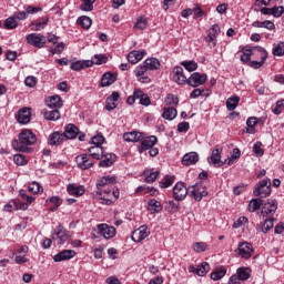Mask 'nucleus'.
I'll return each instance as SVG.
<instances>
[{
  "label": "nucleus",
  "instance_id": "nucleus-1",
  "mask_svg": "<svg viewBox=\"0 0 284 284\" xmlns=\"http://www.w3.org/2000/svg\"><path fill=\"white\" fill-rule=\"evenodd\" d=\"M37 143V135L32 131L24 129L19 134V140H13L11 145L13 150L18 152H28V145H34Z\"/></svg>",
  "mask_w": 284,
  "mask_h": 284
},
{
  "label": "nucleus",
  "instance_id": "nucleus-2",
  "mask_svg": "<svg viewBox=\"0 0 284 284\" xmlns=\"http://www.w3.org/2000/svg\"><path fill=\"white\" fill-rule=\"evenodd\" d=\"M189 195L191 199H194V201H203V199L207 196V189L203 186V181L196 182L195 184L189 186Z\"/></svg>",
  "mask_w": 284,
  "mask_h": 284
},
{
  "label": "nucleus",
  "instance_id": "nucleus-3",
  "mask_svg": "<svg viewBox=\"0 0 284 284\" xmlns=\"http://www.w3.org/2000/svg\"><path fill=\"white\" fill-rule=\"evenodd\" d=\"M254 196H261V199H266L272 194V181L266 178L258 182L257 186L253 191Z\"/></svg>",
  "mask_w": 284,
  "mask_h": 284
},
{
  "label": "nucleus",
  "instance_id": "nucleus-4",
  "mask_svg": "<svg viewBox=\"0 0 284 284\" xmlns=\"http://www.w3.org/2000/svg\"><path fill=\"white\" fill-rule=\"evenodd\" d=\"M206 81L207 74L194 72L187 78L186 85H190V88H200V85H205Z\"/></svg>",
  "mask_w": 284,
  "mask_h": 284
},
{
  "label": "nucleus",
  "instance_id": "nucleus-5",
  "mask_svg": "<svg viewBox=\"0 0 284 284\" xmlns=\"http://www.w3.org/2000/svg\"><path fill=\"white\" fill-rule=\"evenodd\" d=\"M52 240L55 241L58 245H63V243H68L70 240V232L65 230V227L59 225L52 234Z\"/></svg>",
  "mask_w": 284,
  "mask_h": 284
},
{
  "label": "nucleus",
  "instance_id": "nucleus-6",
  "mask_svg": "<svg viewBox=\"0 0 284 284\" xmlns=\"http://www.w3.org/2000/svg\"><path fill=\"white\" fill-rule=\"evenodd\" d=\"M187 194H190V187L185 186V183L178 182L173 187V197L175 201H185Z\"/></svg>",
  "mask_w": 284,
  "mask_h": 284
},
{
  "label": "nucleus",
  "instance_id": "nucleus-7",
  "mask_svg": "<svg viewBox=\"0 0 284 284\" xmlns=\"http://www.w3.org/2000/svg\"><path fill=\"white\" fill-rule=\"evenodd\" d=\"M114 183H116V178L115 176H110V175H105L103 176L101 180H99L97 182V196L99 199H101V196L104 194L105 190H103V187H105L106 185H114Z\"/></svg>",
  "mask_w": 284,
  "mask_h": 284
},
{
  "label": "nucleus",
  "instance_id": "nucleus-8",
  "mask_svg": "<svg viewBox=\"0 0 284 284\" xmlns=\"http://www.w3.org/2000/svg\"><path fill=\"white\" fill-rule=\"evenodd\" d=\"M253 50L255 54H260L261 61H251V68L258 70V68H263V65H265V61H267V50H265L263 47H253Z\"/></svg>",
  "mask_w": 284,
  "mask_h": 284
},
{
  "label": "nucleus",
  "instance_id": "nucleus-9",
  "mask_svg": "<svg viewBox=\"0 0 284 284\" xmlns=\"http://www.w3.org/2000/svg\"><path fill=\"white\" fill-rule=\"evenodd\" d=\"M276 210H278L276 200H268L267 203H264L260 217L262 216V219H265V216H274V214H276Z\"/></svg>",
  "mask_w": 284,
  "mask_h": 284
},
{
  "label": "nucleus",
  "instance_id": "nucleus-10",
  "mask_svg": "<svg viewBox=\"0 0 284 284\" xmlns=\"http://www.w3.org/2000/svg\"><path fill=\"white\" fill-rule=\"evenodd\" d=\"M27 43H29V45H33L34 48H43V45L47 43V39L44 36L39 33H30L27 36Z\"/></svg>",
  "mask_w": 284,
  "mask_h": 284
},
{
  "label": "nucleus",
  "instance_id": "nucleus-11",
  "mask_svg": "<svg viewBox=\"0 0 284 284\" xmlns=\"http://www.w3.org/2000/svg\"><path fill=\"white\" fill-rule=\"evenodd\" d=\"M219 34H221V27L219 24H213L209 29V33L204 38V40L206 41V43H212L213 48H216V41H217L216 39Z\"/></svg>",
  "mask_w": 284,
  "mask_h": 284
},
{
  "label": "nucleus",
  "instance_id": "nucleus-12",
  "mask_svg": "<svg viewBox=\"0 0 284 284\" xmlns=\"http://www.w3.org/2000/svg\"><path fill=\"white\" fill-rule=\"evenodd\" d=\"M149 236L150 232L148 231V226L143 225L132 233L131 239L134 243H141V241H145Z\"/></svg>",
  "mask_w": 284,
  "mask_h": 284
},
{
  "label": "nucleus",
  "instance_id": "nucleus-13",
  "mask_svg": "<svg viewBox=\"0 0 284 284\" xmlns=\"http://www.w3.org/2000/svg\"><path fill=\"white\" fill-rule=\"evenodd\" d=\"M103 192L105 195L100 196L102 205H112L113 201H116L120 195L119 190H115L113 192L111 190H104Z\"/></svg>",
  "mask_w": 284,
  "mask_h": 284
},
{
  "label": "nucleus",
  "instance_id": "nucleus-14",
  "mask_svg": "<svg viewBox=\"0 0 284 284\" xmlns=\"http://www.w3.org/2000/svg\"><path fill=\"white\" fill-rule=\"evenodd\" d=\"M156 143H159V139H156L155 135L143 139L141 145L139 146L140 154H143V152H146V150H151V148H154Z\"/></svg>",
  "mask_w": 284,
  "mask_h": 284
},
{
  "label": "nucleus",
  "instance_id": "nucleus-15",
  "mask_svg": "<svg viewBox=\"0 0 284 284\" xmlns=\"http://www.w3.org/2000/svg\"><path fill=\"white\" fill-rule=\"evenodd\" d=\"M173 81L179 83V85L187 84V77H185V73L183 72V67L173 68Z\"/></svg>",
  "mask_w": 284,
  "mask_h": 284
},
{
  "label": "nucleus",
  "instance_id": "nucleus-16",
  "mask_svg": "<svg viewBox=\"0 0 284 284\" xmlns=\"http://www.w3.org/2000/svg\"><path fill=\"white\" fill-rule=\"evenodd\" d=\"M98 231L101 236L104 239H113L116 235V229L114 226H110L108 224H99Z\"/></svg>",
  "mask_w": 284,
  "mask_h": 284
},
{
  "label": "nucleus",
  "instance_id": "nucleus-17",
  "mask_svg": "<svg viewBox=\"0 0 284 284\" xmlns=\"http://www.w3.org/2000/svg\"><path fill=\"white\" fill-rule=\"evenodd\" d=\"M75 161L78 163V168L80 170H90L92 165H94V161L90 160L88 154H81L75 158Z\"/></svg>",
  "mask_w": 284,
  "mask_h": 284
},
{
  "label": "nucleus",
  "instance_id": "nucleus-18",
  "mask_svg": "<svg viewBox=\"0 0 284 284\" xmlns=\"http://www.w3.org/2000/svg\"><path fill=\"white\" fill-rule=\"evenodd\" d=\"M77 256V252L74 250H63L53 256V261L55 263H61V261H70V258H74Z\"/></svg>",
  "mask_w": 284,
  "mask_h": 284
},
{
  "label": "nucleus",
  "instance_id": "nucleus-19",
  "mask_svg": "<svg viewBox=\"0 0 284 284\" xmlns=\"http://www.w3.org/2000/svg\"><path fill=\"white\" fill-rule=\"evenodd\" d=\"M239 254L242 258H251L252 254H254V248H252V244L247 242H243L239 245Z\"/></svg>",
  "mask_w": 284,
  "mask_h": 284
},
{
  "label": "nucleus",
  "instance_id": "nucleus-20",
  "mask_svg": "<svg viewBox=\"0 0 284 284\" xmlns=\"http://www.w3.org/2000/svg\"><path fill=\"white\" fill-rule=\"evenodd\" d=\"M189 272H191L192 274H196L197 276H205V274L210 272V264L207 262H203L197 267L191 265L189 266Z\"/></svg>",
  "mask_w": 284,
  "mask_h": 284
},
{
  "label": "nucleus",
  "instance_id": "nucleus-21",
  "mask_svg": "<svg viewBox=\"0 0 284 284\" xmlns=\"http://www.w3.org/2000/svg\"><path fill=\"white\" fill-rule=\"evenodd\" d=\"M31 115L32 113L30 111V108H22L17 114V121L18 123L26 125L27 123H30Z\"/></svg>",
  "mask_w": 284,
  "mask_h": 284
},
{
  "label": "nucleus",
  "instance_id": "nucleus-22",
  "mask_svg": "<svg viewBox=\"0 0 284 284\" xmlns=\"http://www.w3.org/2000/svg\"><path fill=\"white\" fill-rule=\"evenodd\" d=\"M123 139L126 141V143H139V141H143L144 135L139 131H131L124 133Z\"/></svg>",
  "mask_w": 284,
  "mask_h": 284
},
{
  "label": "nucleus",
  "instance_id": "nucleus-23",
  "mask_svg": "<svg viewBox=\"0 0 284 284\" xmlns=\"http://www.w3.org/2000/svg\"><path fill=\"white\" fill-rule=\"evenodd\" d=\"M65 141V136L63 135V132L55 131L49 135L48 143L49 145H55L59 146L61 143Z\"/></svg>",
  "mask_w": 284,
  "mask_h": 284
},
{
  "label": "nucleus",
  "instance_id": "nucleus-24",
  "mask_svg": "<svg viewBox=\"0 0 284 284\" xmlns=\"http://www.w3.org/2000/svg\"><path fill=\"white\" fill-rule=\"evenodd\" d=\"M104 160H101L99 162V168H112V165H114V162L116 161V154L113 153H103V158Z\"/></svg>",
  "mask_w": 284,
  "mask_h": 284
},
{
  "label": "nucleus",
  "instance_id": "nucleus-25",
  "mask_svg": "<svg viewBox=\"0 0 284 284\" xmlns=\"http://www.w3.org/2000/svg\"><path fill=\"white\" fill-rule=\"evenodd\" d=\"M92 65H94V62H92V60H79L72 62L70 68L71 70L79 72L80 70H84V68H92Z\"/></svg>",
  "mask_w": 284,
  "mask_h": 284
},
{
  "label": "nucleus",
  "instance_id": "nucleus-26",
  "mask_svg": "<svg viewBox=\"0 0 284 284\" xmlns=\"http://www.w3.org/2000/svg\"><path fill=\"white\" fill-rule=\"evenodd\" d=\"M62 134L64 139L68 140L77 139V136H79V128H77L74 124H68Z\"/></svg>",
  "mask_w": 284,
  "mask_h": 284
},
{
  "label": "nucleus",
  "instance_id": "nucleus-27",
  "mask_svg": "<svg viewBox=\"0 0 284 284\" xmlns=\"http://www.w3.org/2000/svg\"><path fill=\"white\" fill-rule=\"evenodd\" d=\"M67 192L71 196H83L85 194V186L84 185L77 186L74 184H68Z\"/></svg>",
  "mask_w": 284,
  "mask_h": 284
},
{
  "label": "nucleus",
  "instance_id": "nucleus-28",
  "mask_svg": "<svg viewBox=\"0 0 284 284\" xmlns=\"http://www.w3.org/2000/svg\"><path fill=\"white\" fill-rule=\"evenodd\" d=\"M199 163V153L190 152L186 153L182 159V165H196Z\"/></svg>",
  "mask_w": 284,
  "mask_h": 284
},
{
  "label": "nucleus",
  "instance_id": "nucleus-29",
  "mask_svg": "<svg viewBox=\"0 0 284 284\" xmlns=\"http://www.w3.org/2000/svg\"><path fill=\"white\" fill-rule=\"evenodd\" d=\"M47 105L50 110H59L63 108V100H61L59 95H52L49 101H47Z\"/></svg>",
  "mask_w": 284,
  "mask_h": 284
},
{
  "label": "nucleus",
  "instance_id": "nucleus-30",
  "mask_svg": "<svg viewBox=\"0 0 284 284\" xmlns=\"http://www.w3.org/2000/svg\"><path fill=\"white\" fill-rule=\"evenodd\" d=\"M88 152L90 154V156H92V159H95V161H101V159H103V154L105 152V150H103V146H91L88 149Z\"/></svg>",
  "mask_w": 284,
  "mask_h": 284
},
{
  "label": "nucleus",
  "instance_id": "nucleus-31",
  "mask_svg": "<svg viewBox=\"0 0 284 284\" xmlns=\"http://www.w3.org/2000/svg\"><path fill=\"white\" fill-rule=\"evenodd\" d=\"M145 57V51H131L128 54V61L129 63H132L133 65L139 63L143 58Z\"/></svg>",
  "mask_w": 284,
  "mask_h": 284
},
{
  "label": "nucleus",
  "instance_id": "nucleus-32",
  "mask_svg": "<svg viewBox=\"0 0 284 284\" xmlns=\"http://www.w3.org/2000/svg\"><path fill=\"white\" fill-rule=\"evenodd\" d=\"M115 82H116V75L111 72H106L102 75L101 87L109 88V85H112V83H115Z\"/></svg>",
  "mask_w": 284,
  "mask_h": 284
},
{
  "label": "nucleus",
  "instance_id": "nucleus-33",
  "mask_svg": "<svg viewBox=\"0 0 284 284\" xmlns=\"http://www.w3.org/2000/svg\"><path fill=\"white\" fill-rule=\"evenodd\" d=\"M42 114L47 121H59L61 119V112L58 109H52L51 111H42Z\"/></svg>",
  "mask_w": 284,
  "mask_h": 284
},
{
  "label": "nucleus",
  "instance_id": "nucleus-34",
  "mask_svg": "<svg viewBox=\"0 0 284 284\" xmlns=\"http://www.w3.org/2000/svg\"><path fill=\"white\" fill-rule=\"evenodd\" d=\"M209 163L221 168V151L219 149L212 151L211 156L209 158Z\"/></svg>",
  "mask_w": 284,
  "mask_h": 284
},
{
  "label": "nucleus",
  "instance_id": "nucleus-35",
  "mask_svg": "<svg viewBox=\"0 0 284 284\" xmlns=\"http://www.w3.org/2000/svg\"><path fill=\"white\" fill-rule=\"evenodd\" d=\"M176 114H179V112L176 111V108L174 106L164 108L162 118L166 119V121H174V119H176Z\"/></svg>",
  "mask_w": 284,
  "mask_h": 284
},
{
  "label": "nucleus",
  "instance_id": "nucleus-36",
  "mask_svg": "<svg viewBox=\"0 0 284 284\" xmlns=\"http://www.w3.org/2000/svg\"><path fill=\"white\" fill-rule=\"evenodd\" d=\"M253 28H265L266 30H276V24L270 20L265 21H254L252 23Z\"/></svg>",
  "mask_w": 284,
  "mask_h": 284
},
{
  "label": "nucleus",
  "instance_id": "nucleus-37",
  "mask_svg": "<svg viewBox=\"0 0 284 284\" xmlns=\"http://www.w3.org/2000/svg\"><path fill=\"white\" fill-rule=\"evenodd\" d=\"M77 23L84 30H90V28H92V19L88 16H81L78 18Z\"/></svg>",
  "mask_w": 284,
  "mask_h": 284
},
{
  "label": "nucleus",
  "instance_id": "nucleus-38",
  "mask_svg": "<svg viewBox=\"0 0 284 284\" xmlns=\"http://www.w3.org/2000/svg\"><path fill=\"white\" fill-rule=\"evenodd\" d=\"M148 205L151 214H159L163 210V205L154 199L150 200Z\"/></svg>",
  "mask_w": 284,
  "mask_h": 284
},
{
  "label": "nucleus",
  "instance_id": "nucleus-39",
  "mask_svg": "<svg viewBox=\"0 0 284 284\" xmlns=\"http://www.w3.org/2000/svg\"><path fill=\"white\" fill-rule=\"evenodd\" d=\"M148 70H159L161 68V62L156 58H150L144 61Z\"/></svg>",
  "mask_w": 284,
  "mask_h": 284
},
{
  "label": "nucleus",
  "instance_id": "nucleus-40",
  "mask_svg": "<svg viewBox=\"0 0 284 284\" xmlns=\"http://www.w3.org/2000/svg\"><path fill=\"white\" fill-rule=\"evenodd\" d=\"M236 274L240 281H247L252 274V270H250L248 267H239L236 270Z\"/></svg>",
  "mask_w": 284,
  "mask_h": 284
},
{
  "label": "nucleus",
  "instance_id": "nucleus-41",
  "mask_svg": "<svg viewBox=\"0 0 284 284\" xmlns=\"http://www.w3.org/2000/svg\"><path fill=\"white\" fill-rule=\"evenodd\" d=\"M241 98L239 95H233L226 100V108L232 112V110H236L239 108V102Z\"/></svg>",
  "mask_w": 284,
  "mask_h": 284
},
{
  "label": "nucleus",
  "instance_id": "nucleus-42",
  "mask_svg": "<svg viewBox=\"0 0 284 284\" xmlns=\"http://www.w3.org/2000/svg\"><path fill=\"white\" fill-rule=\"evenodd\" d=\"M252 54H256L254 53V47H245L243 49V54L241 55V61H243V63L250 62V60L252 59Z\"/></svg>",
  "mask_w": 284,
  "mask_h": 284
},
{
  "label": "nucleus",
  "instance_id": "nucleus-43",
  "mask_svg": "<svg viewBox=\"0 0 284 284\" xmlns=\"http://www.w3.org/2000/svg\"><path fill=\"white\" fill-rule=\"evenodd\" d=\"M143 174L145 176V179H144L145 183H154V181H156V179H159V175L161 174V172L144 171Z\"/></svg>",
  "mask_w": 284,
  "mask_h": 284
},
{
  "label": "nucleus",
  "instance_id": "nucleus-44",
  "mask_svg": "<svg viewBox=\"0 0 284 284\" xmlns=\"http://www.w3.org/2000/svg\"><path fill=\"white\" fill-rule=\"evenodd\" d=\"M83 3L80 6L82 12H92L94 10V3L97 0H81Z\"/></svg>",
  "mask_w": 284,
  "mask_h": 284
},
{
  "label": "nucleus",
  "instance_id": "nucleus-45",
  "mask_svg": "<svg viewBox=\"0 0 284 284\" xmlns=\"http://www.w3.org/2000/svg\"><path fill=\"white\" fill-rule=\"evenodd\" d=\"M227 274V271L223 267L216 268L214 272L211 273L212 281H221L223 276Z\"/></svg>",
  "mask_w": 284,
  "mask_h": 284
},
{
  "label": "nucleus",
  "instance_id": "nucleus-46",
  "mask_svg": "<svg viewBox=\"0 0 284 284\" xmlns=\"http://www.w3.org/2000/svg\"><path fill=\"white\" fill-rule=\"evenodd\" d=\"M174 181H176V176L165 175L164 181L160 182V187H162V190H165L170 187L174 183Z\"/></svg>",
  "mask_w": 284,
  "mask_h": 284
},
{
  "label": "nucleus",
  "instance_id": "nucleus-47",
  "mask_svg": "<svg viewBox=\"0 0 284 284\" xmlns=\"http://www.w3.org/2000/svg\"><path fill=\"white\" fill-rule=\"evenodd\" d=\"M181 65L187 70V72H194L195 70H199V63L196 61H182Z\"/></svg>",
  "mask_w": 284,
  "mask_h": 284
},
{
  "label": "nucleus",
  "instance_id": "nucleus-48",
  "mask_svg": "<svg viewBox=\"0 0 284 284\" xmlns=\"http://www.w3.org/2000/svg\"><path fill=\"white\" fill-rule=\"evenodd\" d=\"M273 57H284V42H278L277 44H274Z\"/></svg>",
  "mask_w": 284,
  "mask_h": 284
},
{
  "label": "nucleus",
  "instance_id": "nucleus-49",
  "mask_svg": "<svg viewBox=\"0 0 284 284\" xmlns=\"http://www.w3.org/2000/svg\"><path fill=\"white\" fill-rule=\"evenodd\" d=\"M274 227V219H266L261 226L263 234H267Z\"/></svg>",
  "mask_w": 284,
  "mask_h": 284
},
{
  "label": "nucleus",
  "instance_id": "nucleus-50",
  "mask_svg": "<svg viewBox=\"0 0 284 284\" xmlns=\"http://www.w3.org/2000/svg\"><path fill=\"white\" fill-rule=\"evenodd\" d=\"M261 205H263V200L253 199L248 204V211L256 212V210H261Z\"/></svg>",
  "mask_w": 284,
  "mask_h": 284
},
{
  "label": "nucleus",
  "instance_id": "nucleus-51",
  "mask_svg": "<svg viewBox=\"0 0 284 284\" xmlns=\"http://www.w3.org/2000/svg\"><path fill=\"white\" fill-rule=\"evenodd\" d=\"M145 28H148V18L141 17L134 23V29L135 30H145Z\"/></svg>",
  "mask_w": 284,
  "mask_h": 284
},
{
  "label": "nucleus",
  "instance_id": "nucleus-52",
  "mask_svg": "<svg viewBox=\"0 0 284 284\" xmlns=\"http://www.w3.org/2000/svg\"><path fill=\"white\" fill-rule=\"evenodd\" d=\"M193 250L197 254H201V252H207V243H205V242H195V243H193Z\"/></svg>",
  "mask_w": 284,
  "mask_h": 284
},
{
  "label": "nucleus",
  "instance_id": "nucleus-53",
  "mask_svg": "<svg viewBox=\"0 0 284 284\" xmlns=\"http://www.w3.org/2000/svg\"><path fill=\"white\" fill-rule=\"evenodd\" d=\"M18 23H17V19L12 16L9 17L4 20V28L7 30H14V28H17Z\"/></svg>",
  "mask_w": 284,
  "mask_h": 284
},
{
  "label": "nucleus",
  "instance_id": "nucleus-54",
  "mask_svg": "<svg viewBox=\"0 0 284 284\" xmlns=\"http://www.w3.org/2000/svg\"><path fill=\"white\" fill-rule=\"evenodd\" d=\"M91 61L95 65H103V63H108V57L104 54H94Z\"/></svg>",
  "mask_w": 284,
  "mask_h": 284
},
{
  "label": "nucleus",
  "instance_id": "nucleus-55",
  "mask_svg": "<svg viewBox=\"0 0 284 284\" xmlns=\"http://www.w3.org/2000/svg\"><path fill=\"white\" fill-rule=\"evenodd\" d=\"M28 191L31 192V194H39V192H43V187H41V184L39 182H32L28 186Z\"/></svg>",
  "mask_w": 284,
  "mask_h": 284
},
{
  "label": "nucleus",
  "instance_id": "nucleus-56",
  "mask_svg": "<svg viewBox=\"0 0 284 284\" xmlns=\"http://www.w3.org/2000/svg\"><path fill=\"white\" fill-rule=\"evenodd\" d=\"M164 103L166 105H179V98L178 97H174V94H168L165 100H164Z\"/></svg>",
  "mask_w": 284,
  "mask_h": 284
},
{
  "label": "nucleus",
  "instance_id": "nucleus-57",
  "mask_svg": "<svg viewBox=\"0 0 284 284\" xmlns=\"http://www.w3.org/2000/svg\"><path fill=\"white\" fill-rule=\"evenodd\" d=\"M13 161L16 163V165H27L28 160H26V155L23 154H16L13 156Z\"/></svg>",
  "mask_w": 284,
  "mask_h": 284
},
{
  "label": "nucleus",
  "instance_id": "nucleus-58",
  "mask_svg": "<svg viewBox=\"0 0 284 284\" xmlns=\"http://www.w3.org/2000/svg\"><path fill=\"white\" fill-rule=\"evenodd\" d=\"M104 141H105V138L103 135H101V134H98V135L92 138L93 145H95L98 148L99 146L101 148L103 145Z\"/></svg>",
  "mask_w": 284,
  "mask_h": 284
},
{
  "label": "nucleus",
  "instance_id": "nucleus-59",
  "mask_svg": "<svg viewBox=\"0 0 284 284\" xmlns=\"http://www.w3.org/2000/svg\"><path fill=\"white\" fill-rule=\"evenodd\" d=\"M284 14V7H273L272 16L275 17V19H278L280 17H283Z\"/></svg>",
  "mask_w": 284,
  "mask_h": 284
},
{
  "label": "nucleus",
  "instance_id": "nucleus-60",
  "mask_svg": "<svg viewBox=\"0 0 284 284\" xmlns=\"http://www.w3.org/2000/svg\"><path fill=\"white\" fill-rule=\"evenodd\" d=\"M148 70H149L148 67L143 62L141 65L136 67V69L134 70V73L136 77H143V74H145Z\"/></svg>",
  "mask_w": 284,
  "mask_h": 284
},
{
  "label": "nucleus",
  "instance_id": "nucleus-61",
  "mask_svg": "<svg viewBox=\"0 0 284 284\" xmlns=\"http://www.w3.org/2000/svg\"><path fill=\"white\" fill-rule=\"evenodd\" d=\"M193 12V19H203V14H205V12H203V9H201L199 6L194 7L192 9Z\"/></svg>",
  "mask_w": 284,
  "mask_h": 284
},
{
  "label": "nucleus",
  "instance_id": "nucleus-62",
  "mask_svg": "<svg viewBox=\"0 0 284 284\" xmlns=\"http://www.w3.org/2000/svg\"><path fill=\"white\" fill-rule=\"evenodd\" d=\"M48 21H50V20L47 18L42 22L32 23V26H34V28H32V30H34V32H39L40 30H43V28H45V26H48Z\"/></svg>",
  "mask_w": 284,
  "mask_h": 284
},
{
  "label": "nucleus",
  "instance_id": "nucleus-63",
  "mask_svg": "<svg viewBox=\"0 0 284 284\" xmlns=\"http://www.w3.org/2000/svg\"><path fill=\"white\" fill-rule=\"evenodd\" d=\"M262 146H263V143H261V142H256L253 145V151L255 152L256 156H263V154H265L263 149H261Z\"/></svg>",
  "mask_w": 284,
  "mask_h": 284
},
{
  "label": "nucleus",
  "instance_id": "nucleus-64",
  "mask_svg": "<svg viewBox=\"0 0 284 284\" xmlns=\"http://www.w3.org/2000/svg\"><path fill=\"white\" fill-rule=\"evenodd\" d=\"M24 83L28 88H34V85H37V78L32 75L27 77L24 80Z\"/></svg>",
  "mask_w": 284,
  "mask_h": 284
}]
</instances>
